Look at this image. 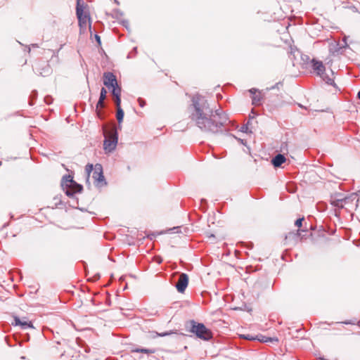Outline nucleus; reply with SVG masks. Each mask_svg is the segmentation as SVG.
Wrapping results in <instances>:
<instances>
[{
  "label": "nucleus",
  "instance_id": "obj_1",
  "mask_svg": "<svg viewBox=\"0 0 360 360\" xmlns=\"http://www.w3.org/2000/svg\"><path fill=\"white\" fill-rule=\"evenodd\" d=\"M193 105L195 112L191 115V120L204 131L217 133L227 121V117L218 110L213 112L207 101L195 102Z\"/></svg>",
  "mask_w": 360,
  "mask_h": 360
},
{
  "label": "nucleus",
  "instance_id": "obj_2",
  "mask_svg": "<svg viewBox=\"0 0 360 360\" xmlns=\"http://www.w3.org/2000/svg\"><path fill=\"white\" fill-rule=\"evenodd\" d=\"M76 14L78 18L79 26L82 32L91 28V18L88 11H85L82 0H77Z\"/></svg>",
  "mask_w": 360,
  "mask_h": 360
},
{
  "label": "nucleus",
  "instance_id": "obj_3",
  "mask_svg": "<svg viewBox=\"0 0 360 360\" xmlns=\"http://www.w3.org/2000/svg\"><path fill=\"white\" fill-rule=\"evenodd\" d=\"M311 67L316 75L319 76L326 83L332 84L334 82L333 72L330 70L329 72H326V68L323 63L316 59L311 61Z\"/></svg>",
  "mask_w": 360,
  "mask_h": 360
},
{
  "label": "nucleus",
  "instance_id": "obj_4",
  "mask_svg": "<svg viewBox=\"0 0 360 360\" xmlns=\"http://www.w3.org/2000/svg\"><path fill=\"white\" fill-rule=\"evenodd\" d=\"M105 141L103 143V148L105 153L113 151L117 143V135L115 129L105 130L104 132Z\"/></svg>",
  "mask_w": 360,
  "mask_h": 360
},
{
  "label": "nucleus",
  "instance_id": "obj_5",
  "mask_svg": "<svg viewBox=\"0 0 360 360\" xmlns=\"http://www.w3.org/2000/svg\"><path fill=\"white\" fill-rule=\"evenodd\" d=\"M191 331L196 336L204 340H209L212 338V333L210 330L207 328L202 323H195L193 322Z\"/></svg>",
  "mask_w": 360,
  "mask_h": 360
},
{
  "label": "nucleus",
  "instance_id": "obj_6",
  "mask_svg": "<svg viewBox=\"0 0 360 360\" xmlns=\"http://www.w3.org/2000/svg\"><path fill=\"white\" fill-rule=\"evenodd\" d=\"M188 284V276L186 274L182 273L179 275V280L176 283V288L180 293H184Z\"/></svg>",
  "mask_w": 360,
  "mask_h": 360
},
{
  "label": "nucleus",
  "instance_id": "obj_7",
  "mask_svg": "<svg viewBox=\"0 0 360 360\" xmlns=\"http://www.w3.org/2000/svg\"><path fill=\"white\" fill-rule=\"evenodd\" d=\"M103 84L108 89H112L115 86H117V81L115 75L110 72H104Z\"/></svg>",
  "mask_w": 360,
  "mask_h": 360
},
{
  "label": "nucleus",
  "instance_id": "obj_8",
  "mask_svg": "<svg viewBox=\"0 0 360 360\" xmlns=\"http://www.w3.org/2000/svg\"><path fill=\"white\" fill-rule=\"evenodd\" d=\"M92 177L96 184H100L104 181L103 175L102 167L100 164H96L94 167V171L92 174Z\"/></svg>",
  "mask_w": 360,
  "mask_h": 360
},
{
  "label": "nucleus",
  "instance_id": "obj_9",
  "mask_svg": "<svg viewBox=\"0 0 360 360\" xmlns=\"http://www.w3.org/2000/svg\"><path fill=\"white\" fill-rule=\"evenodd\" d=\"M356 198V195H351L341 199H338L333 202V205L338 207L344 208L349 204L352 203Z\"/></svg>",
  "mask_w": 360,
  "mask_h": 360
},
{
  "label": "nucleus",
  "instance_id": "obj_10",
  "mask_svg": "<svg viewBox=\"0 0 360 360\" xmlns=\"http://www.w3.org/2000/svg\"><path fill=\"white\" fill-rule=\"evenodd\" d=\"M15 324L20 326L22 329L33 328V325L30 321L26 317L20 318L18 316L14 317Z\"/></svg>",
  "mask_w": 360,
  "mask_h": 360
},
{
  "label": "nucleus",
  "instance_id": "obj_11",
  "mask_svg": "<svg viewBox=\"0 0 360 360\" xmlns=\"http://www.w3.org/2000/svg\"><path fill=\"white\" fill-rule=\"evenodd\" d=\"M37 70L42 77L49 76L52 72V69L49 64H39Z\"/></svg>",
  "mask_w": 360,
  "mask_h": 360
},
{
  "label": "nucleus",
  "instance_id": "obj_12",
  "mask_svg": "<svg viewBox=\"0 0 360 360\" xmlns=\"http://www.w3.org/2000/svg\"><path fill=\"white\" fill-rule=\"evenodd\" d=\"M249 92L252 95V104L259 105L262 100L261 93L257 89L255 88L250 89Z\"/></svg>",
  "mask_w": 360,
  "mask_h": 360
},
{
  "label": "nucleus",
  "instance_id": "obj_13",
  "mask_svg": "<svg viewBox=\"0 0 360 360\" xmlns=\"http://www.w3.org/2000/svg\"><path fill=\"white\" fill-rule=\"evenodd\" d=\"M285 161L286 158L284 157V155L278 154L272 159L271 162L275 167H278Z\"/></svg>",
  "mask_w": 360,
  "mask_h": 360
},
{
  "label": "nucleus",
  "instance_id": "obj_14",
  "mask_svg": "<svg viewBox=\"0 0 360 360\" xmlns=\"http://www.w3.org/2000/svg\"><path fill=\"white\" fill-rule=\"evenodd\" d=\"M69 184L68 185L70 188L72 187L73 193H79L82 190V186L79 184H76L72 179L68 181Z\"/></svg>",
  "mask_w": 360,
  "mask_h": 360
},
{
  "label": "nucleus",
  "instance_id": "obj_15",
  "mask_svg": "<svg viewBox=\"0 0 360 360\" xmlns=\"http://www.w3.org/2000/svg\"><path fill=\"white\" fill-rule=\"evenodd\" d=\"M256 340H257L262 342H278V340L277 338H267V337L263 336V335L257 336Z\"/></svg>",
  "mask_w": 360,
  "mask_h": 360
},
{
  "label": "nucleus",
  "instance_id": "obj_16",
  "mask_svg": "<svg viewBox=\"0 0 360 360\" xmlns=\"http://www.w3.org/2000/svg\"><path fill=\"white\" fill-rule=\"evenodd\" d=\"M94 171V167L92 164H88L85 167V172L86 173V180L89 181L91 173Z\"/></svg>",
  "mask_w": 360,
  "mask_h": 360
},
{
  "label": "nucleus",
  "instance_id": "obj_17",
  "mask_svg": "<svg viewBox=\"0 0 360 360\" xmlns=\"http://www.w3.org/2000/svg\"><path fill=\"white\" fill-rule=\"evenodd\" d=\"M116 117L118 123L120 124L122 122L124 117V111L122 108H117Z\"/></svg>",
  "mask_w": 360,
  "mask_h": 360
},
{
  "label": "nucleus",
  "instance_id": "obj_18",
  "mask_svg": "<svg viewBox=\"0 0 360 360\" xmlns=\"http://www.w3.org/2000/svg\"><path fill=\"white\" fill-rule=\"evenodd\" d=\"M112 94L114 97L121 96V88L118 86V84L112 88Z\"/></svg>",
  "mask_w": 360,
  "mask_h": 360
},
{
  "label": "nucleus",
  "instance_id": "obj_19",
  "mask_svg": "<svg viewBox=\"0 0 360 360\" xmlns=\"http://www.w3.org/2000/svg\"><path fill=\"white\" fill-rule=\"evenodd\" d=\"M134 352H139V353H145V354H152V353H154L153 350L148 349H136L134 350Z\"/></svg>",
  "mask_w": 360,
  "mask_h": 360
},
{
  "label": "nucleus",
  "instance_id": "obj_20",
  "mask_svg": "<svg viewBox=\"0 0 360 360\" xmlns=\"http://www.w3.org/2000/svg\"><path fill=\"white\" fill-rule=\"evenodd\" d=\"M304 220V217H302L301 218H299L298 219H297L295 222V225L298 227V228H300L302 227V222Z\"/></svg>",
  "mask_w": 360,
  "mask_h": 360
},
{
  "label": "nucleus",
  "instance_id": "obj_21",
  "mask_svg": "<svg viewBox=\"0 0 360 360\" xmlns=\"http://www.w3.org/2000/svg\"><path fill=\"white\" fill-rule=\"evenodd\" d=\"M115 103L117 108H121V96L114 97Z\"/></svg>",
  "mask_w": 360,
  "mask_h": 360
},
{
  "label": "nucleus",
  "instance_id": "obj_22",
  "mask_svg": "<svg viewBox=\"0 0 360 360\" xmlns=\"http://www.w3.org/2000/svg\"><path fill=\"white\" fill-rule=\"evenodd\" d=\"M106 94H107V91L104 87H103L101 90L99 98H101V100H105L106 98Z\"/></svg>",
  "mask_w": 360,
  "mask_h": 360
},
{
  "label": "nucleus",
  "instance_id": "obj_23",
  "mask_svg": "<svg viewBox=\"0 0 360 360\" xmlns=\"http://www.w3.org/2000/svg\"><path fill=\"white\" fill-rule=\"evenodd\" d=\"M104 100H101V98H99L97 104H96V110H98L99 108H102L104 106L103 104Z\"/></svg>",
  "mask_w": 360,
  "mask_h": 360
},
{
  "label": "nucleus",
  "instance_id": "obj_24",
  "mask_svg": "<svg viewBox=\"0 0 360 360\" xmlns=\"http://www.w3.org/2000/svg\"><path fill=\"white\" fill-rule=\"evenodd\" d=\"M243 338L250 340H256V337H253L251 335H240Z\"/></svg>",
  "mask_w": 360,
  "mask_h": 360
},
{
  "label": "nucleus",
  "instance_id": "obj_25",
  "mask_svg": "<svg viewBox=\"0 0 360 360\" xmlns=\"http://www.w3.org/2000/svg\"><path fill=\"white\" fill-rule=\"evenodd\" d=\"M172 333H173V332H167V333H157V335L160 336V337H164L166 335H171Z\"/></svg>",
  "mask_w": 360,
  "mask_h": 360
},
{
  "label": "nucleus",
  "instance_id": "obj_26",
  "mask_svg": "<svg viewBox=\"0 0 360 360\" xmlns=\"http://www.w3.org/2000/svg\"><path fill=\"white\" fill-rule=\"evenodd\" d=\"M344 324H354L353 322L350 321H345L344 322H342Z\"/></svg>",
  "mask_w": 360,
  "mask_h": 360
},
{
  "label": "nucleus",
  "instance_id": "obj_27",
  "mask_svg": "<svg viewBox=\"0 0 360 360\" xmlns=\"http://www.w3.org/2000/svg\"><path fill=\"white\" fill-rule=\"evenodd\" d=\"M247 129H248V127H243L241 128V131H246V130H247Z\"/></svg>",
  "mask_w": 360,
  "mask_h": 360
},
{
  "label": "nucleus",
  "instance_id": "obj_28",
  "mask_svg": "<svg viewBox=\"0 0 360 360\" xmlns=\"http://www.w3.org/2000/svg\"><path fill=\"white\" fill-rule=\"evenodd\" d=\"M96 40H97L98 41H100V37H98V35H96Z\"/></svg>",
  "mask_w": 360,
  "mask_h": 360
},
{
  "label": "nucleus",
  "instance_id": "obj_29",
  "mask_svg": "<svg viewBox=\"0 0 360 360\" xmlns=\"http://www.w3.org/2000/svg\"><path fill=\"white\" fill-rule=\"evenodd\" d=\"M358 98L360 99V91L358 93Z\"/></svg>",
  "mask_w": 360,
  "mask_h": 360
},
{
  "label": "nucleus",
  "instance_id": "obj_30",
  "mask_svg": "<svg viewBox=\"0 0 360 360\" xmlns=\"http://www.w3.org/2000/svg\"><path fill=\"white\" fill-rule=\"evenodd\" d=\"M240 141L243 144H245V143H243V140H240Z\"/></svg>",
  "mask_w": 360,
  "mask_h": 360
},
{
  "label": "nucleus",
  "instance_id": "obj_31",
  "mask_svg": "<svg viewBox=\"0 0 360 360\" xmlns=\"http://www.w3.org/2000/svg\"><path fill=\"white\" fill-rule=\"evenodd\" d=\"M358 325L360 327V321L358 322Z\"/></svg>",
  "mask_w": 360,
  "mask_h": 360
}]
</instances>
